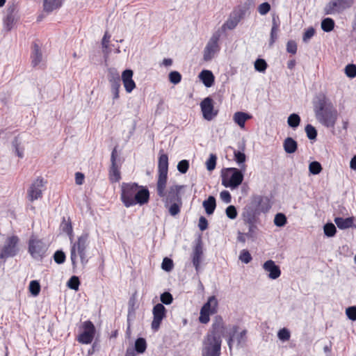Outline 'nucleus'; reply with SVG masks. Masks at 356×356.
Listing matches in <instances>:
<instances>
[{
    "instance_id": "nucleus-23",
    "label": "nucleus",
    "mask_w": 356,
    "mask_h": 356,
    "mask_svg": "<svg viewBox=\"0 0 356 356\" xmlns=\"http://www.w3.org/2000/svg\"><path fill=\"white\" fill-rule=\"evenodd\" d=\"M243 12L241 10L234 11L233 12L229 19L225 22V23L222 25V28L223 29H234L239 23L241 19L243 18Z\"/></svg>"
},
{
    "instance_id": "nucleus-16",
    "label": "nucleus",
    "mask_w": 356,
    "mask_h": 356,
    "mask_svg": "<svg viewBox=\"0 0 356 356\" xmlns=\"http://www.w3.org/2000/svg\"><path fill=\"white\" fill-rule=\"evenodd\" d=\"M200 107L203 118L208 121L212 120L218 115V111L214 110L211 97L204 98L200 103Z\"/></svg>"
},
{
    "instance_id": "nucleus-20",
    "label": "nucleus",
    "mask_w": 356,
    "mask_h": 356,
    "mask_svg": "<svg viewBox=\"0 0 356 356\" xmlns=\"http://www.w3.org/2000/svg\"><path fill=\"white\" fill-rule=\"evenodd\" d=\"M118 156L116 147L113 149L111 156V166L109 170V178L112 182H118L121 179L120 172L116 163Z\"/></svg>"
},
{
    "instance_id": "nucleus-18",
    "label": "nucleus",
    "mask_w": 356,
    "mask_h": 356,
    "mask_svg": "<svg viewBox=\"0 0 356 356\" xmlns=\"http://www.w3.org/2000/svg\"><path fill=\"white\" fill-rule=\"evenodd\" d=\"M257 207L250 202L244 207L242 217L245 222H255L257 216L260 214Z\"/></svg>"
},
{
    "instance_id": "nucleus-56",
    "label": "nucleus",
    "mask_w": 356,
    "mask_h": 356,
    "mask_svg": "<svg viewBox=\"0 0 356 356\" xmlns=\"http://www.w3.org/2000/svg\"><path fill=\"white\" fill-rule=\"evenodd\" d=\"M54 261L58 264H63L65 260V254L62 250H57L54 255Z\"/></svg>"
},
{
    "instance_id": "nucleus-24",
    "label": "nucleus",
    "mask_w": 356,
    "mask_h": 356,
    "mask_svg": "<svg viewBox=\"0 0 356 356\" xmlns=\"http://www.w3.org/2000/svg\"><path fill=\"white\" fill-rule=\"evenodd\" d=\"M263 268L268 272V277L272 280L278 278L281 275L280 267L273 260H268L263 264Z\"/></svg>"
},
{
    "instance_id": "nucleus-38",
    "label": "nucleus",
    "mask_w": 356,
    "mask_h": 356,
    "mask_svg": "<svg viewBox=\"0 0 356 356\" xmlns=\"http://www.w3.org/2000/svg\"><path fill=\"white\" fill-rule=\"evenodd\" d=\"M108 81L110 83H120V77L117 70L114 68L109 69Z\"/></svg>"
},
{
    "instance_id": "nucleus-60",
    "label": "nucleus",
    "mask_w": 356,
    "mask_h": 356,
    "mask_svg": "<svg viewBox=\"0 0 356 356\" xmlns=\"http://www.w3.org/2000/svg\"><path fill=\"white\" fill-rule=\"evenodd\" d=\"M348 318L352 321H356V307H349L346 310Z\"/></svg>"
},
{
    "instance_id": "nucleus-39",
    "label": "nucleus",
    "mask_w": 356,
    "mask_h": 356,
    "mask_svg": "<svg viewBox=\"0 0 356 356\" xmlns=\"http://www.w3.org/2000/svg\"><path fill=\"white\" fill-rule=\"evenodd\" d=\"M309 172L312 175H318L322 170L321 165L318 161H312L309 165Z\"/></svg>"
},
{
    "instance_id": "nucleus-27",
    "label": "nucleus",
    "mask_w": 356,
    "mask_h": 356,
    "mask_svg": "<svg viewBox=\"0 0 356 356\" xmlns=\"http://www.w3.org/2000/svg\"><path fill=\"white\" fill-rule=\"evenodd\" d=\"M280 27V19L278 16L273 15L272 18V28L270 31V37L269 45L273 46L277 38V33Z\"/></svg>"
},
{
    "instance_id": "nucleus-3",
    "label": "nucleus",
    "mask_w": 356,
    "mask_h": 356,
    "mask_svg": "<svg viewBox=\"0 0 356 356\" xmlns=\"http://www.w3.org/2000/svg\"><path fill=\"white\" fill-rule=\"evenodd\" d=\"M121 200L126 207L136 204L143 205L148 202L149 192L148 189L136 183H122Z\"/></svg>"
},
{
    "instance_id": "nucleus-31",
    "label": "nucleus",
    "mask_w": 356,
    "mask_h": 356,
    "mask_svg": "<svg viewBox=\"0 0 356 356\" xmlns=\"http://www.w3.org/2000/svg\"><path fill=\"white\" fill-rule=\"evenodd\" d=\"M283 147L287 154H293L298 149V143L293 138L287 137L284 140Z\"/></svg>"
},
{
    "instance_id": "nucleus-53",
    "label": "nucleus",
    "mask_w": 356,
    "mask_h": 356,
    "mask_svg": "<svg viewBox=\"0 0 356 356\" xmlns=\"http://www.w3.org/2000/svg\"><path fill=\"white\" fill-rule=\"evenodd\" d=\"M278 338L283 341H288L290 339V332L286 328H282L277 333Z\"/></svg>"
},
{
    "instance_id": "nucleus-13",
    "label": "nucleus",
    "mask_w": 356,
    "mask_h": 356,
    "mask_svg": "<svg viewBox=\"0 0 356 356\" xmlns=\"http://www.w3.org/2000/svg\"><path fill=\"white\" fill-rule=\"evenodd\" d=\"M167 309L161 303H157L152 309L153 320L151 328L154 332H157L161 326L162 321L166 317Z\"/></svg>"
},
{
    "instance_id": "nucleus-52",
    "label": "nucleus",
    "mask_w": 356,
    "mask_h": 356,
    "mask_svg": "<svg viewBox=\"0 0 356 356\" xmlns=\"http://www.w3.org/2000/svg\"><path fill=\"white\" fill-rule=\"evenodd\" d=\"M252 259V256L248 250H243L241 252V254L239 255V259L242 262H243L245 264H248L251 261Z\"/></svg>"
},
{
    "instance_id": "nucleus-49",
    "label": "nucleus",
    "mask_w": 356,
    "mask_h": 356,
    "mask_svg": "<svg viewBox=\"0 0 356 356\" xmlns=\"http://www.w3.org/2000/svg\"><path fill=\"white\" fill-rule=\"evenodd\" d=\"M189 168V162L188 160H181L177 164V170L182 174L186 173Z\"/></svg>"
},
{
    "instance_id": "nucleus-8",
    "label": "nucleus",
    "mask_w": 356,
    "mask_h": 356,
    "mask_svg": "<svg viewBox=\"0 0 356 356\" xmlns=\"http://www.w3.org/2000/svg\"><path fill=\"white\" fill-rule=\"evenodd\" d=\"M218 300L216 298L213 296L209 298L207 302L204 304L200 309V315L199 321L200 323L206 324L209 320V316L217 312Z\"/></svg>"
},
{
    "instance_id": "nucleus-34",
    "label": "nucleus",
    "mask_w": 356,
    "mask_h": 356,
    "mask_svg": "<svg viewBox=\"0 0 356 356\" xmlns=\"http://www.w3.org/2000/svg\"><path fill=\"white\" fill-rule=\"evenodd\" d=\"M202 206L208 215L212 214L216 207L215 197L213 196H209L203 202Z\"/></svg>"
},
{
    "instance_id": "nucleus-45",
    "label": "nucleus",
    "mask_w": 356,
    "mask_h": 356,
    "mask_svg": "<svg viewBox=\"0 0 356 356\" xmlns=\"http://www.w3.org/2000/svg\"><path fill=\"white\" fill-rule=\"evenodd\" d=\"M336 231V227L332 223H327L324 226V233L328 237L334 236Z\"/></svg>"
},
{
    "instance_id": "nucleus-4",
    "label": "nucleus",
    "mask_w": 356,
    "mask_h": 356,
    "mask_svg": "<svg viewBox=\"0 0 356 356\" xmlns=\"http://www.w3.org/2000/svg\"><path fill=\"white\" fill-rule=\"evenodd\" d=\"M89 234L83 233L78 237L77 241L72 245L70 250V259L73 268L76 266L78 257L81 264L84 266L88 263L86 250L88 245Z\"/></svg>"
},
{
    "instance_id": "nucleus-30",
    "label": "nucleus",
    "mask_w": 356,
    "mask_h": 356,
    "mask_svg": "<svg viewBox=\"0 0 356 356\" xmlns=\"http://www.w3.org/2000/svg\"><path fill=\"white\" fill-rule=\"evenodd\" d=\"M252 118L249 114L244 112H236L234 114L233 120L241 128L245 127V122Z\"/></svg>"
},
{
    "instance_id": "nucleus-36",
    "label": "nucleus",
    "mask_w": 356,
    "mask_h": 356,
    "mask_svg": "<svg viewBox=\"0 0 356 356\" xmlns=\"http://www.w3.org/2000/svg\"><path fill=\"white\" fill-rule=\"evenodd\" d=\"M147 348V343L144 338H138L135 342V350L139 353H143Z\"/></svg>"
},
{
    "instance_id": "nucleus-40",
    "label": "nucleus",
    "mask_w": 356,
    "mask_h": 356,
    "mask_svg": "<svg viewBox=\"0 0 356 356\" xmlns=\"http://www.w3.org/2000/svg\"><path fill=\"white\" fill-rule=\"evenodd\" d=\"M305 132L309 140H315L316 138L317 131L312 124H307L305 127Z\"/></svg>"
},
{
    "instance_id": "nucleus-19",
    "label": "nucleus",
    "mask_w": 356,
    "mask_h": 356,
    "mask_svg": "<svg viewBox=\"0 0 356 356\" xmlns=\"http://www.w3.org/2000/svg\"><path fill=\"white\" fill-rule=\"evenodd\" d=\"M17 7L13 3L10 5L6 10V15L3 19V28L9 32L13 29L16 21Z\"/></svg>"
},
{
    "instance_id": "nucleus-1",
    "label": "nucleus",
    "mask_w": 356,
    "mask_h": 356,
    "mask_svg": "<svg viewBox=\"0 0 356 356\" xmlns=\"http://www.w3.org/2000/svg\"><path fill=\"white\" fill-rule=\"evenodd\" d=\"M226 325L222 316L214 317L212 325L202 341V356H220L222 338L225 336Z\"/></svg>"
},
{
    "instance_id": "nucleus-51",
    "label": "nucleus",
    "mask_w": 356,
    "mask_h": 356,
    "mask_svg": "<svg viewBox=\"0 0 356 356\" xmlns=\"http://www.w3.org/2000/svg\"><path fill=\"white\" fill-rule=\"evenodd\" d=\"M216 156L211 154L209 159L207 161V168L209 171H211L215 169L216 164Z\"/></svg>"
},
{
    "instance_id": "nucleus-46",
    "label": "nucleus",
    "mask_w": 356,
    "mask_h": 356,
    "mask_svg": "<svg viewBox=\"0 0 356 356\" xmlns=\"http://www.w3.org/2000/svg\"><path fill=\"white\" fill-rule=\"evenodd\" d=\"M345 74L348 77L355 78L356 76V65L348 64L345 67Z\"/></svg>"
},
{
    "instance_id": "nucleus-43",
    "label": "nucleus",
    "mask_w": 356,
    "mask_h": 356,
    "mask_svg": "<svg viewBox=\"0 0 356 356\" xmlns=\"http://www.w3.org/2000/svg\"><path fill=\"white\" fill-rule=\"evenodd\" d=\"M248 225V231L245 233V236L250 238H254L256 237L257 227L254 225L255 222H245Z\"/></svg>"
},
{
    "instance_id": "nucleus-48",
    "label": "nucleus",
    "mask_w": 356,
    "mask_h": 356,
    "mask_svg": "<svg viewBox=\"0 0 356 356\" xmlns=\"http://www.w3.org/2000/svg\"><path fill=\"white\" fill-rule=\"evenodd\" d=\"M169 80L173 84H177L181 80V75L177 71H172L169 74Z\"/></svg>"
},
{
    "instance_id": "nucleus-59",
    "label": "nucleus",
    "mask_w": 356,
    "mask_h": 356,
    "mask_svg": "<svg viewBox=\"0 0 356 356\" xmlns=\"http://www.w3.org/2000/svg\"><path fill=\"white\" fill-rule=\"evenodd\" d=\"M111 86V92L113 95V99H118L119 98V89L120 87V83H110Z\"/></svg>"
},
{
    "instance_id": "nucleus-21",
    "label": "nucleus",
    "mask_w": 356,
    "mask_h": 356,
    "mask_svg": "<svg viewBox=\"0 0 356 356\" xmlns=\"http://www.w3.org/2000/svg\"><path fill=\"white\" fill-rule=\"evenodd\" d=\"M203 257V248L201 241H198L193 249L191 259L193 265L198 273L200 271V263Z\"/></svg>"
},
{
    "instance_id": "nucleus-9",
    "label": "nucleus",
    "mask_w": 356,
    "mask_h": 356,
    "mask_svg": "<svg viewBox=\"0 0 356 356\" xmlns=\"http://www.w3.org/2000/svg\"><path fill=\"white\" fill-rule=\"evenodd\" d=\"M18 241L19 238L16 236H10L6 239L3 246L0 249V260L14 257L17 254Z\"/></svg>"
},
{
    "instance_id": "nucleus-12",
    "label": "nucleus",
    "mask_w": 356,
    "mask_h": 356,
    "mask_svg": "<svg viewBox=\"0 0 356 356\" xmlns=\"http://www.w3.org/2000/svg\"><path fill=\"white\" fill-rule=\"evenodd\" d=\"M220 34L218 31L214 33L204 49V60L209 61L211 60L214 55L219 51L220 47L218 41L220 40Z\"/></svg>"
},
{
    "instance_id": "nucleus-10",
    "label": "nucleus",
    "mask_w": 356,
    "mask_h": 356,
    "mask_svg": "<svg viewBox=\"0 0 356 356\" xmlns=\"http://www.w3.org/2000/svg\"><path fill=\"white\" fill-rule=\"evenodd\" d=\"M47 250V245L41 239L32 236L29 242V252L35 259L42 258Z\"/></svg>"
},
{
    "instance_id": "nucleus-50",
    "label": "nucleus",
    "mask_w": 356,
    "mask_h": 356,
    "mask_svg": "<svg viewBox=\"0 0 356 356\" xmlns=\"http://www.w3.org/2000/svg\"><path fill=\"white\" fill-rule=\"evenodd\" d=\"M161 268L163 270L169 272L173 268V261L171 259L168 257H165L163 260Z\"/></svg>"
},
{
    "instance_id": "nucleus-57",
    "label": "nucleus",
    "mask_w": 356,
    "mask_h": 356,
    "mask_svg": "<svg viewBox=\"0 0 356 356\" xmlns=\"http://www.w3.org/2000/svg\"><path fill=\"white\" fill-rule=\"evenodd\" d=\"M270 10V5L268 2H264L258 6V12L261 15H266Z\"/></svg>"
},
{
    "instance_id": "nucleus-35",
    "label": "nucleus",
    "mask_w": 356,
    "mask_h": 356,
    "mask_svg": "<svg viewBox=\"0 0 356 356\" xmlns=\"http://www.w3.org/2000/svg\"><path fill=\"white\" fill-rule=\"evenodd\" d=\"M334 21L330 17L325 18L321 22V29L325 32H330L334 29Z\"/></svg>"
},
{
    "instance_id": "nucleus-26",
    "label": "nucleus",
    "mask_w": 356,
    "mask_h": 356,
    "mask_svg": "<svg viewBox=\"0 0 356 356\" xmlns=\"http://www.w3.org/2000/svg\"><path fill=\"white\" fill-rule=\"evenodd\" d=\"M333 105L324 95L317 97V100L314 102V111L315 115L327 109L328 106Z\"/></svg>"
},
{
    "instance_id": "nucleus-28",
    "label": "nucleus",
    "mask_w": 356,
    "mask_h": 356,
    "mask_svg": "<svg viewBox=\"0 0 356 356\" xmlns=\"http://www.w3.org/2000/svg\"><path fill=\"white\" fill-rule=\"evenodd\" d=\"M42 59V54L38 44L34 42L32 46L31 65L33 67L38 65Z\"/></svg>"
},
{
    "instance_id": "nucleus-54",
    "label": "nucleus",
    "mask_w": 356,
    "mask_h": 356,
    "mask_svg": "<svg viewBox=\"0 0 356 356\" xmlns=\"http://www.w3.org/2000/svg\"><path fill=\"white\" fill-rule=\"evenodd\" d=\"M160 299L162 303L166 305L171 304L173 301L172 296L169 292L163 293L161 295Z\"/></svg>"
},
{
    "instance_id": "nucleus-11",
    "label": "nucleus",
    "mask_w": 356,
    "mask_h": 356,
    "mask_svg": "<svg viewBox=\"0 0 356 356\" xmlns=\"http://www.w3.org/2000/svg\"><path fill=\"white\" fill-rule=\"evenodd\" d=\"M353 0H332L325 7L324 10L326 15L340 13L350 8Z\"/></svg>"
},
{
    "instance_id": "nucleus-32",
    "label": "nucleus",
    "mask_w": 356,
    "mask_h": 356,
    "mask_svg": "<svg viewBox=\"0 0 356 356\" xmlns=\"http://www.w3.org/2000/svg\"><path fill=\"white\" fill-rule=\"evenodd\" d=\"M62 6V0H44V10L51 13L53 10L59 8Z\"/></svg>"
},
{
    "instance_id": "nucleus-5",
    "label": "nucleus",
    "mask_w": 356,
    "mask_h": 356,
    "mask_svg": "<svg viewBox=\"0 0 356 356\" xmlns=\"http://www.w3.org/2000/svg\"><path fill=\"white\" fill-rule=\"evenodd\" d=\"M242 172L235 168H226L222 172V184L226 188H236L243 181Z\"/></svg>"
},
{
    "instance_id": "nucleus-25",
    "label": "nucleus",
    "mask_w": 356,
    "mask_h": 356,
    "mask_svg": "<svg viewBox=\"0 0 356 356\" xmlns=\"http://www.w3.org/2000/svg\"><path fill=\"white\" fill-rule=\"evenodd\" d=\"M133 71L131 70H125L122 74V80L124 84L125 90L130 93L135 88L136 83L134 81Z\"/></svg>"
},
{
    "instance_id": "nucleus-7",
    "label": "nucleus",
    "mask_w": 356,
    "mask_h": 356,
    "mask_svg": "<svg viewBox=\"0 0 356 356\" xmlns=\"http://www.w3.org/2000/svg\"><path fill=\"white\" fill-rule=\"evenodd\" d=\"M316 120L326 127H334L337 120L338 113L333 105H330L323 112L317 113Z\"/></svg>"
},
{
    "instance_id": "nucleus-61",
    "label": "nucleus",
    "mask_w": 356,
    "mask_h": 356,
    "mask_svg": "<svg viewBox=\"0 0 356 356\" xmlns=\"http://www.w3.org/2000/svg\"><path fill=\"white\" fill-rule=\"evenodd\" d=\"M234 159L238 163H243L245 161V154L240 151H234Z\"/></svg>"
},
{
    "instance_id": "nucleus-44",
    "label": "nucleus",
    "mask_w": 356,
    "mask_h": 356,
    "mask_svg": "<svg viewBox=\"0 0 356 356\" xmlns=\"http://www.w3.org/2000/svg\"><path fill=\"white\" fill-rule=\"evenodd\" d=\"M266 67L267 63L264 59L258 58L256 60L254 63V68L257 71L264 72L266 70Z\"/></svg>"
},
{
    "instance_id": "nucleus-64",
    "label": "nucleus",
    "mask_w": 356,
    "mask_h": 356,
    "mask_svg": "<svg viewBox=\"0 0 356 356\" xmlns=\"http://www.w3.org/2000/svg\"><path fill=\"white\" fill-rule=\"evenodd\" d=\"M198 227L200 228V229L201 231H204L205 229H207V227H208V221L207 220L203 217V216H201L199 219V223H198Z\"/></svg>"
},
{
    "instance_id": "nucleus-55",
    "label": "nucleus",
    "mask_w": 356,
    "mask_h": 356,
    "mask_svg": "<svg viewBox=\"0 0 356 356\" xmlns=\"http://www.w3.org/2000/svg\"><path fill=\"white\" fill-rule=\"evenodd\" d=\"M225 212H226L227 216L232 220L235 219L237 216L236 209L233 205H230V206L227 207Z\"/></svg>"
},
{
    "instance_id": "nucleus-14",
    "label": "nucleus",
    "mask_w": 356,
    "mask_h": 356,
    "mask_svg": "<svg viewBox=\"0 0 356 356\" xmlns=\"http://www.w3.org/2000/svg\"><path fill=\"white\" fill-rule=\"evenodd\" d=\"M82 328L83 331L78 336L77 341L83 344H89L94 339L95 327L91 321H87L83 323Z\"/></svg>"
},
{
    "instance_id": "nucleus-58",
    "label": "nucleus",
    "mask_w": 356,
    "mask_h": 356,
    "mask_svg": "<svg viewBox=\"0 0 356 356\" xmlns=\"http://www.w3.org/2000/svg\"><path fill=\"white\" fill-rule=\"evenodd\" d=\"M315 34V29L313 27H309L307 29L302 37V40L305 42H307Z\"/></svg>"
},
{
    "instance_id": "nucleus-2",
    "label": "nucleus",
    "mask_w": 356,
    "mask_h": 356,
    "mask_svg": "<svg viewBox=\"0 0 356 356\" xmlns=\"http://www.w3.org/2000/svg\"><path fill=\"white\" fill-rule=\"evenodd\" d=\"M167 181L156 182V194L162 199L171 216H176L180 212L182 200L181 191L185 188L184 185L172 184L166 189Z\"/></svg>"
},
{
    "instance_id": "nucleus-22",
    "label": "nucleus",
    "mask_w": 356,
    "mask_h": 356,
    "mask_svg": "<svg viewBox=\"0 0 356 356\" xmlns=\"http://www.w3.org/2000/svg\"><path fill=\"white\" fill-rule=\"evenodd\" d=\"M252 203L257 207L260 213L267 212L270 209V200L268 197L262 195H253L251 198Z\"/></svg>"
},
{
    "instance_id": "nucleus-47",
    "label": "nucleus",
    "mask_w": 356,
    "mask_h": 356,
    "mask_svg": "<svg viewBox=\"0 0 356 356\" xmlns=\"http://www.w3.org/2000/svg\"><path fill=\"white\" fill-rule=\"evenodd\" d=\"M80 284L79 280L76 276H72L67 282V286L71 289H74L75 291H77L79 289V286Z\"/></svg>"
},
{
    "instance_id": "nucleus-37",
    "label": "nucleus",
    "mask_w": 356,
    "mask_h": 356,
    "mask_svg": "<svg viewBox=\"0 0 356 356\" xmlns=\"http://www.w3.org/2000/svg\"><path fill=\"white\" fill-rule=\"evenodd\" d=\"M287 123L289 127L295 129L299 126L300 123V118L298 114L292 113L289 116Z\"/></svg>"
},
{
    "instance_id": "nucleus-33",
    "label": "nucleus",
    "mask_w": 356,
    "mask_h": 356,
    "mask_svg": "<svg viewBox=\"0 0 356 356\" xmlns=\"http://www.w3.org/2000/svg\"><path fill=\"white\" fill-rule=\"evenodd\" d=\"M334 222L339 229H348L353 226V218H343L341 217H337V218H334Z\"/></svg>"
},
{
    "instance_id": "nucleus-29",
    "label": "nucleus",
    "mask_w": 356,
    "mask_h": 356,
    "mask_svg": "<svg viewBox=\"0 0 356 356\" xmlns=\"http://www.w3.org/2000/svg\"><path fill=\"white\" fill-rule=\"evenodd\" d=\"M200 79L206 87H211L214 82V76L209 70H202L199 74Z\"/></svg>"
},
{
    "instance_id": "nucleus-15",
    "label": "nucleus",
    "mask_w": 356,
    "mask_h": 356,
    "mask_svg": "<svg viewBox=\"0 0 356 356\" xmlns=\"http://www.w3.org/2000/svg\"><path fill=\"white\" fill-rule=\"evenodd\" d=\"M161 152H163V150H161L159 152L160 156L158 162V178L156 182L168 181V156L167 154Z\"/></svg>"
},
{
    "instance_id": "nucleus-62",
    "label": "nucleus",
    "mask_w": 356,
    "mask_h": 356,
    "mask_svg": "<svg viewBox=\"0 0 356 356\" xmlns=\"http://www.w3.org/2000/svg\"><path fill=\"white\" fill-rule=\"evenodd\" d=\"M286 51L289 52V53H291L292 54H295L297 51V44L296 43L293 41V40H290L287 42V44H286Z\"/></svg>"
},
{
    "instance_id": "nucleus-6",
    "label": "nucleus",
    "mask_w": 356,
    "mask_h": 356,
    "mask_svg": "<svg viewBox=\"0 0 356 356\" xmlns=\"http://www.w3.org/2000/svg\"><path fill=\"white\" fill-rule=\"evenodd\" d=\"M225 333L227 334V345L229 350H232V343L236 341L238 346H243L247 341V330H243L239 332V327L236 325L226 326Z\"/></svg>"
},
{
    "instance_id": "nucleus-42",
    "label": "nucleus",
    "mask_w": 356,
    "mask_h": 356,
    "mask_svg": "<svg viewBox=\"0 0 356 356\" xmlns=\"http://www.w3.org/2000/svg\"><path fill=\"white\" fill-rule=\"evenodd\" d=\"M274 223L277 227H283L286 223V218L284 214L278 213L274 218Z\"/></svg>"
},
{
    "instance_id": "nucleus-41",
    "label": "nucleus",
    "mask_w": 356,
    "mask_h": 356,
    "mask_svg": "<svg viewBox=\"0 0 356 356\" xmlns=\"http://www.w3.org/2000/svg\"><path fill=\"white\" fill-rule=\"evenodd\" d=\"M29 291L34 296H37L40 291V285L36 280H33L29 284Z\"/></svg>"
},
{
    "instance_id": "nucleus-63",
    "label": "nucleus",
    "mask_w": 356,
    "mask_h": 356,
    "mask_svg": "<svg viewBox=\"0 0 356 356\" xmlns=\"http://www.w3.org/2000/svg\"><path fill=\"white\" fill-rule=\"evenodd\" d=\"M220 199L225 203L228 204L232 200V197L229 191H222L220 194Z\"/></svg>"
},
{
    "instance_id": "nucleus-17",
    "label": "nucleus",
    "mask_w": 356,
    "mask_h": 356,
    "mask_svg": "<svg viewBox=\"0 0 356 356\" xmlns=\"http://www.w3.org/2000/svg\"><path fill=\"white\" fill-rule=\"evenodd\" d=\"M44 181L42 178H37L31 185L28 191L29 200L33 202L42 197Z\"/></svg>"
}]
</instances>
